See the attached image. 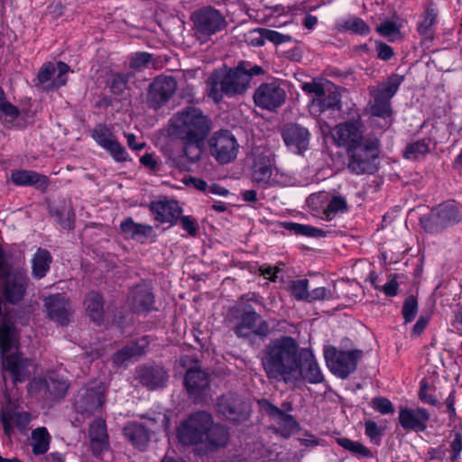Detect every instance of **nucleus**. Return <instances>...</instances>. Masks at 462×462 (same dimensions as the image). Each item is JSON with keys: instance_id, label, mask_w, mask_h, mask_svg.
<instances>
[{"instance_id": "f257e3e1", "label": "nucleus", "mask_w": 462, "mask_h": 462, "mask_svg": "<svg viewBox=\"0 0 462 462\" xmlns=\"http://www.w3.org/2000/svg\"><path fill=\"white\" fill-rule=\"evenodd\" d=\"M263 365L269 378H282L286 383H295L302 378L310 383L323 380L312 353L299 352L296 342L291 337L273 342L263 357Z\"/></svg>"}, {"instance_id": "f03ea898", "label": "nucleus", "mask_w": 462, "mask_h": 462, "mask_svg": "<svg viewBox=\"0 0 462 462\" xmlns=\"http://www.w3.org/2000/svg\"><path fill=\"white\" fill-rule=\"evenodd\" d=\"M322 134H330L332 140L347 150L348 169L356 174L373 173L376 170L378 140L372 135H365L360 119L338 124L333 129L328 125L320 126Z\"/></svg>"}, {"instance_id": "7ed1b4c3", "label": "nucleus", "mask_w": 462, "mask_h": 462, "mask_svg": "<svg viewBox=\"0 0 462 462\" xmlns=\"http://www.w3.org/2000/svg\"><path fill=\"white\" fill-rule=\"evenodd\" d=\"M171 133L183 142V156L190 162L199 160L202 144L212 129L211 119L198 107H186L172 116Z\"/></svg>"}, {"instance_id": "20e7f679", "label": "nucleus", "mask_w": 462, "mask_h": 462, "mask_svg": "<svg viewBox=\"0 0 462 462\" xmlns=\"http://www.w3.org/2000/svg\"><path fill=\"white\" fill-rule=\"evenodd\" d=\"M178 438L184 445H196L208 441L214 446L226 444L228 436L225 429L214 426L212 417L205 411L191 414L178 430Z\"/></svg>"}, {"instance_id": "39448f33", "label": "nucleus", "mask_w": 462, "mask_h": 462, "mask_svg": "<svg viewBox=\"0 0 462 462\" xmlns=\"http://www.w3.org/2000/svg\"><path fill=\"white\" fill-rule=\"evenodd\" d=\"M402 82V77L392 75L387 81L370 88L373 97V102L370 105L372 123L380 128L389 127L393 122L390 99L394 96Z\"/></svg>"}, {"instance_id": "423d86ee", "label": "nucleus", "mask_w": 462, "mask_h": 462, "mask_svg": "<svg viewBox=\"0 0 462 462\" xmlns=\"http://www.w3.org/2000/svg\"><path fill=\"white\" fill-rule=\"evenodd\" d=\"M301 89L310 97L309 110L312 116H319L327 109H339V95L329 81L314 79L303 83Z\"/></svg>"}, {"instance_id": "0eeeda50", "label": "nucleus", "mask_w": 462, "mask_h": 462, "mask_svg": "<svg viewBox=\"0 0 462 462\" xmlns=\"http://www.w3.org/2000/svg\"><path fill=\"white\" fill-rule=\"evenodd\" d=\"M307 204L313 216L326 221L333 219L337 214L347 211V202L344 196L327 191L311 194Z\"/></svg>"}, {"instance_id": "6e6552de", "label": "nucleus", "mask_w": 462, "mask_h": 462, "mask_svg": "<svg viewBox=\"0 0 462 462\" xmlns=\"http://www.w3.org/2000/svg\"><path fill=\"white\" fill-rule=\"evenodd\" d=\"M362 356V351L356 349L340 350L334 346L324 348V357L329 371L336 376L345 379L355 372Z\"/></svg>"}, {"instance_id": "1a4fd4ad", "label": "nucleus", "mask_w": 462, "mask_h": 462, "mask_svg": "<svg viewBox=\"0 0 462 462\" xmlns=\"http://www.w3.org/2000/svg\"><path fill=\"white\" fill-rule=\"evenodd\" d=\"M5 401L1 409V421L5 434L11 435L14 428L21 432L26 431L32 416L27 411L20 409L19 400L11 397L9 393H4Z\"/></svg>"}, {"instance_id": "9d476101", "label": "nucleus", "mask_w": 462, "mask_h": 462, "mask_svg": "<svg viewBox=\"0 0 462 462\" xmlns=\"http://www.w3.org/2000/svg\"><path fill=\"white\" fill-rule=\"evenodd\" d=\"M194 34L201 42L221 31L226 22L221 14L211 7H204L193 14Z\"/></svg>"}, {"instance_id": "9b49d317", "label": "nucleus", "mask_w": 462, "mask_h": 462, "mask_svg": "<svg viewBox=\"0 0 462 462\" xmlns=\"http://www.w3.org/2000/svg\"><path fill=\"white\" fill-rule=\"evenodd\" d=\"M461 219V214L454 202L448 201L435 208L429 218L421 219L425 230L437 232L448 226L457 224Z\"/></svg>"}, {"instance_id": "f8f14e48", "label": "nucleus", "mask_w": 462, "mask_h": 462, "mask_svg": "<svg viewBox=\"0 0 462 462\" xmlns=\"http://www.w3.org/2000/svg\"><path fill=\"white\" fill-rule=\"evenodd\" d=\"M177 81L171 76L161 75L150 84L147 93V104L153 109L164 106L175 94Z\"/></svg>"}, {"instance_id": "ddd939ff", "label": "nucleus", "mask_w": 462, "mask_h": 462, "mask_svg": "<svg viewBox=\"0 0 462 462\" xmlns=\"http://www.w3.org/2000/svg\"><path fill=\"white\" fill-rule=\"evenodd\" d=\"M69 67L62 62L57 63V68L51 62L44 63L37 75V86L42 90H53L64 86L67 83V73Z\"/></svg>"}, {"instance_id": "4468645a", "label": "nucleus", "mask_w": 462, "mask_h": 462, "mask_svg": "<svg viewBox=\"0 0 462 462\" xmlns=\"http://www.w3.org/2000/svg\"><path fill=\"white\" fill-rule=\"evenodd\" d=\"M92 137L116 162H125L130 160L125 148L117 141L111 129L106 125H97L92 132Z\"/></svg>"}, {"instance_id": "2eb2a0df", "label": "nucleus", "mask_w": 462, "mask_h": 462, "mask_svg": "<svg viewBox=\"0 0 462 462\" xmlns=\"http://www.w3.org/2000/svg\"><path fill=\"white\" fill-rule=\"evenodd\" d=\"M254 103L259 107L273 110L281 106L286 99V92L276 80L263 83L254 95Z\"/></svg>"}, {"instance_id": "dca6fc26", "label": "nucleus", "mask_w": 462, "mask_h": 462, "mask_svg": "<svg viewBox=\"0 0 462 462\" xmlns=\"http://www.w3.org/2000/svg\"><path fill=\"white\" fill-rule=\"evenodd\" d=\"M253 180L262 185L283 184L282 175L273 167L270 154L259 155L255 158L253 166Z\"/></svg>"}, {"instance_id": "f3484780", "label": "nucleus", "mask_w": 462, "mask_h": 462, "mask_svg": "<svg viewBox=\"0 0 462 462\" xmlns=\"http://www.w3.org/2000/svg\"><path fill=\"white\" fill-rule=\"evenodd\" d=\"M44 307L48 317L59 325L69 324L73 313L72 306L65 296L55 294L45 298Z\"/></svg>"}, {"instance_id": "a211bd4d", "label": "nucleus", "mask_w": 462, "mask_h": 462, "mask_svg": "<svg viewBox=\"0 0 462 462\" xmlns=\"http://www.w3.org/2000/svg\"><path fill=\"white\" fill-rule=\"evenodd\" d=\"M104 402V391L101 386L86 388L79 392L75 407L80 413L92 414L102 407Z\"/></svg>"}, {"instance_id": "6ab92c4d", "label": "nucleus", "mask_w": 462, "mask_h": 462, "mask_svg": "<svg viewBox=\"0 0 462 462\" xmlns=\"http://www.w3.org/2000/svg\"><path fill=\"white\" fill-rule=\"evenodd\" d=\"M208 96L218 103L223 95L229 96L231 91V69L224 67L215 70L208 79Z\"/></svg>"}, {"instance_id": "aec40b11", "label": "nucleus", "mask_w": 462, "mask_h": 462, "mask_svg": "<svg viewBox=\"0 0 462 462\" xmlns=\"http://www.w3.org/2000/svg\"><path fill=\"white\" fill-rule=\"evenodd\" d=\"M5 371L9 372L14 383L23 382L31 374L32 361L20 353L7 355L3 362Z\"/></svg>"}, {"instance_id": "412c9836", "label": "nucleus", "mask_w": 462, "mask_h": 462, "mask_svg": "<svg viewBox=\"0 0 462 462\" xmlns=\"http://www.w3.org/2000/svg\"><path fill=\"white\" fill-rule=\"evenodd\" d=\"M430 419L429 412L423 408H404L399 411V421L406 430L423 431Z\"/></svg>"}, {"instance_id": "4be33fe9", "label": "nucleus", "mask_w": 462, "mask_h": 462, "mask_svg": "<svg viewBox=\"0 0 462 462\" xmlns=\"http://www.w3.org/2000/svg\"><path fill=\"white\" fill-rule=\"evenodd\" d=\"M282 138L287 147L293 152L300 153L307 150L310 141L308 129L297 125H286L282 131Z\"/></svg>"}, {"instance_id": "5701e85b", "label": "nucleus", "mask_w": 462, "mask_h": 462, "mask_svg": "<svg viewBox=\"0 0 462 462\" xmlns=\"http://www.w3.org/2000/svg\"><path fill=\"white\" fill-rule=\"evenodd\" d=\"M209 150L217 162L228 163L231 161V134L228 130H220L209 139Z\"/></svg>"}, {"instance_id": "b1692460", "label": "nucleus", "mask_w": 462, "mask_h": 462, "mask_svg": "<svg viewBox=\"0 0 462 462\" xmlns=\"http://www.w3.org/2000/svg\"><path fill=\"white\" fill-rule=\"evenodd\" d=\"M136 379L148 389L155 390L166 385L168 374L161 366H142L136 370Z\"/></svg>"}, {"instance_id": "393cba45", "label": "nucleus", "mask_w": 462, "mask_h": 462, "mask_svg": "<svg viewBox=\"0 0 462 462\" xmlns=\"http://www.w3.org/2000/svg\"><path fill=\"white\" fill-rule=\"evenodd\" d=\"M157 221L174 224L180 218L181 208L175 200L153 201L149 206Z\"/></svg>"}, {"instance_id": "a878e982", "label": "nucleus", "mask_w": 462, "mask_h": 462, "mask_svg": "<svg viewBox=\"0 0 462 462\" xmlns=\"http://www.w3.org/2000/svg\"><path fill=\"white\" fill-rule=\"evenodd\" d=\"M263 73V69L259 66H253L250 63H240L233 70V93H243L250 86L252 77Z\"/></svg>"}, {"instance_id": "bb28decb", "label": "nucleus", "mask_w": 462, "mask_h": 462, "mask_svg": "<svg viewBox=\"0 0 462 462\" xmlns=\"http://www.w3.org/2000/svg\"><path fill=\"white\" fill-rule=\"evenodd\" d=\"M27 280L25 274L19 272L7 276L5 281L4 293L9 302L16 303L23 298Z\"/></svg>"}, {"instance_id": "cd10ccee", "label": "nucleus", "mask_w": 462, "mask_h": 462, "mask_svg": "<svg viewBox=\"0 0 462 462\" xmlns=\"http://www.w3.org/2000/svg\"><path fill=\"white\" fill-rule=\"evenodd\" d=\"M268 326L254 311H246L237 326L236 333L238 337H249L252 334L264 335Z\"/></svg>"}, {"instance_id": "c85d7f7f", "label": "nucleus", "mask_w": 462, "mask_h": 462, "mask_svg": "<svg viewBox=\"0 0 462 462\" xmlns=\"http://www.w3.org/2000/svg\"><path fill=\"white\" fill-rule=\"evenodd\" d=\"M262 406L265 407L274 423L278 424V431L282 436L289 437L297 428V423L292 416L283 413L277 407L265 401L262 402Z\"/></svg>"}, {"instance_id": "c756f323", "label": "nucleus", "mask_w": 462, "mask_h": 462, "mask_svg": "<svg viewBox=\"0 0 462 462\" xmlns=\"http://www.w3.org/2000/svg\"><path fill=\"white\" fill-rule=\"evenodd\" d=\"M12 181L18 186H35L44 189L48 186V178L33 171L19 170L11 174Z\"/></svg>"}, {"instance_id": "7c9ffc66", "label": "nucleus", "mask_w": 462, "mask_h": 462, "mask_svg": "<svg viewBox=\"0 0 462 462\" xmlns=\"http://www.w3.org/2000/svg\"><path fill=\"white\" fill-rule=\"evenodd\" d=\"M185 386L188 392L192 395H200L208 387L209 379L207 373L200 369H189L187 371Z\"/></svg>"}, {"instance_id": "2f4dec72", "label": "nucleus", "mask_w": 462, "mask_h": 462, "mask_svg": "<svg viewBox=\"0 0 462 462\" xmlns=\"http://www.w3.org/2000/svg\"><path fill=\"white\" fill-rule=\"evenodd\" d=\"M132 308L136 312L148 311L153 305V295L145 286H136L128 298Z\"/></svg>"}, {"instance_id": "473e14b6", "label": "nucleus", "mask_w": 462, "mask_h": 462, "mask_svg": "<svg viewBox=\"0 0 462 462\" xmlns=\"http://www.w3.org/2000/svg\"><path fill=\"white\" fill-rule=\"evenodd\" d=\"M125 438L138 449L143 450L149 441L150 434L144 426L139 423H129L124 428Z\"/></svg>"}, {"instance_id": "72a5a7b5", "label": "nucleus", "mask_w": 462, "mask_h": 462, "mask_svg": "<svg viewBox=\"0 0 462 462\" xmlns=\"http://www.w3.org/2000/svg\"><path fill=\"white\" fill-rule=\"evenodd\" d=\"M84 307L89 318L97 323H100L104 317L103 297L96 291H90L86 295Z\"/></svg>"}, {"instance_id": "f704fd0d", "label": "nucleus", "mask_w": 462, "mask_h": 462, "mask_svg": "<svg viewBox=\"0 0 462 462\" xmlns=\"http://www.w3.org/2000/svg\"><path fill=\"white\" fill-rule=\"evenodd\" d=\"M147 344L144 339L129 344L115 354L114 362L117 365H125L127 362L141 356Z\"/></svg>"}, {"instance_id": "c9c22d12", "label": "nucleus", "mask_w": 462, "mask_h": 462, "mask_svg": "<svg viewBox=\"0 0 462 462\" xmlns=\"http://www.w3.org/2000/svg\"><path fill=\"white\" fill-rule=\"evenodd\" d=\"M89 437L91 439V448L97 454H100L106 447V428L102 420H96L90 425Z\"/></svg>"}, {"instance_id": "e433bc0d", "label": "nucleus", "mask_w": 462, "mask_h": 462, "mask_svg": "<svg viewBox=\"0 0 462 462\" xmlns=\"http://www.w3.org/2000/svg\"><path fill=\"white\" fill-rule=\"evenodd\" d=\"M51 440V437L45 427H39L32 431L31 446L32 453L36 456L45 454Z\"/></svg>"}, {"instance_id": "4c0bfd02", "label": "nucleus", "mask_w": 462, "mask_h": 462, "mask_svg": "<svg viewBox=\"0 0 462 462\" xmlns=\"http://www.w3.org/2000/svg\"><path fill=\"white\" fill-rule=\"evenodd\" d=\"M51 255L46 249L39 248L33 255L32 275L36 279H42L47 273L51 263Z\"/></svg>"}, {"instance_id": "58836bf2", "label": "nucleus", "mask_w": 462, "mask_h": 462, "mask_svg": "<svg viewBox=\"0 0 462 462\" xmlns=\"http://www.w3.org/2000/svg\"><path fill=\"white\" fill-rule=\"evenodd\" d=\"M120 228L125 236L134 239L147 237L152 233L151 226L134 223L130 217L121 222Z\"/></svg>"}, {"instance_id": "ea45409f", "label": "nucleus", "mask_w": 462, "mask_h": 462, "mask_svg": "<svg viewBox=\"0 0 462 462\" xmlns=\"http://www.w3.org/2000/svg\"><path fill=\"white\" fill-rule=\"evenodd\" d=\"M69 388L67 380L55 376L48 377V392L47 398H60L63 397Z\"/></svg>"}, {"instance_id": "a19ab883", "label": "nucleus", "mask_w": 462, "mask_h": 462, "mask_svg": "<svg viewBox=\"0 0 462 462\" xmlns=\"http://www.w3.org/2000/svg\"><path fill=\"white\" fill-rule=\"evenodd\" d=\"M401 24L393 21H386L377 28V32L387 40L393 42L402 38Z\"/></svg>"}, {"instance_id": "79ce46f5", "label": "nucleus", "mask_w": 462, "mask_h": 462, "mask_svg": "<svg viewBox=\"0 0 462 462\" xmlns=\"http://www.w3.org/2000/svg\"><path fill=\"white\" fill-rule=\"evenodd\" d=\"M154 65L152 56L148 52H136L129 58V67L136 70H143Z\"/></svg>"}, {"instance_id": "37998d69", "label": "nucleus", "mask_w": 462, "mask_h": 462, "mask_svg": "<svg viewBox=\"0 0 462 462\" xmlns=\"http://www.w3.org/2000/svg\"><path fill=\"white\" fill-rule=\"evenodd\" d=\"M337 443L353 454L360 455L365 457L371 456L370 450L358 441H354L347 438H339L337 439Z\"/></svg>"}, {"instance_id": "c03bdc74", "label": "nucleus", "mask_w": 462, "mask_h": 462, "mask_svg": "<svg viewBox=\"0 0 462 462\" xmlns=\"http://www.w3.org/2000/svg\"><path fill=\"white\" fill-rule=\"evenodd\" d=\"M429 143L426 141H418L410 143L404 152V157L409 160H416L429 152Z\"/></svg>"}, {"instance_id": "a18cd8bd", "label": "nucleus", "mask_w": 462, "mask_h": 462, "mask_svg": "<svg viewBox=\"0 0 462 462\" xmlns=\"http://www.w3.org/2000/svg\"><path fill=\"white\" fill-rule=\"evenodd\" d=\"M343 28L361 35H366L370 32L369 26L360 18L353 16L343 22Z\"/></svg>"}, {"instance_id": "49530a36", "label": "nucleus", "mask_w": 462, "mask_h": 462, "mask_svg": "<svg viewBox=\"0 0 462 462\" xmlns=\"http://www.w3.org/2000/svg\"><path fill=\"white\" fill-rule=\"evenodd\" d=\"M289 289L296 299L308 300L309 291L307 280L292 281L290 282Z\"/></svg>"}, {"instance_id": "de8ad7c7", "label": "nucleus", "mask_w": 462, "mask_h": 462, "mask_svg": "<svg viewBox=\"0 0 462 462\" xmlns=\"http://www.w3.org/2000/svg\"><path fill=\"white\" fill-rule=\"evenodd\" d=\"M437 16L438 11L435 7H427L419 23V30L422 32H426L428 29L436 23Z\"/></svg>"}, {"instance_id": "09e8293b", "label": "nucleus", "mask_w": 462, "mask_h": 462, "mask_svg": "<svg viewBox=\"0 0 462 462\" xmlns=\"http://www.w3.org/2000/svg\"><path fill=\"white\" fill-rule=\"evenodd\" d=\"M128 76L124 74H116L113 76L110 88L116 95H122L127 88Z\"/></svg>"}, {"instance_id": "8fccbe9b", "label": "nucleus", "mask_w": 462, "mask_h": 462, "mask_svg": "<svg viewBox=\"0 0 462 462\" xmlns=\"http://www.w3.org/2000/svg\"><path fill=\"white\" fill-rule=\"evenodd\" d=\"M418 311V303L415 298L409 297L406 299L403 308H402V315L405 319V322H411L415 318Z\"/></svg>"}, {"instance_id": "3c124183", "label": "nucleus", "mask_w": 462, "mask_h": 462, "mask_svg": "<svg viewBox=\"0 0 462 462\" xmlns=\"http://www.w3.org/2000/svg\"><path fill=\"white\" fill-rule=\"evenodd\" d=\"M29 391L47 398L48 378H34L29 384Z\"/></svg>"}, {"instance_id": "603ef678", "label": "nucleus", "mask_w": 462, "mask_h": 462, "mask_svg": "<svg viewBox=\"0 0 462 462\" xmlns=\"http://www.w3.org/2000/svg\"><path fill=\"white\" fill-rule=\"evenodd\" d=\"M372 407L374 410L382 414H389L393 412V406L392 402L385 398H374L372 401Z\"/></svg>"}, {"instance_id": "864d4df0", "label": "nucleus", "mask_w": 462, "mask_h": 462, "mask_svg": "<svg viewBox=\"0 0 462 462\" xmlns=\"http://www.w3.org/2000/svg\"><path fill=\"white\" fill-rule=\"evenodd\" d=\"M0 112L5 116V119L8 122L14 121L20 115L18 108L9 101L0 105Z\"/></svg>"}, {"instance_id": "5fc2aeb1", "label": "nucleus", "mask_w": 462, "mask_h": 462, "mask_svg": "<svg viewBox=\"0 0 462 462\" xmlns=\"http://www.w3.org/2000/svg\"><path fill=\"white\" fill-rule=\"evenodd\" d=\"M372 283L377 291H382L386 296L393 297L398 292L399 284L394 278L391 279L383 286L376 285L374 281L372 279Z\"/></svg>"}, {"instance_id": "6e6d98bb", "label": "nucleus", "mask_w": 462, "mask_h": 462, "mask_svg": "<svg viewBox=\"0 0 462 462\" xmlns=\"http://www.w3.org/2000/svg\"><path fill=\"white\" fill-rule=\"evenodd\" d=\"M262 36L264 39H266L275 44H280V43L288 42L290 40L289 36L283 35L276 31L266 30V29L263 30Z\"/></svg>"}, {"instance_id": "4d7b16f0", "label": "nucleus", "mask_w": 462, "mask_h": 462, "mask_svg": "<svg viewBox=\"0 0 462 462\" xmlns=\"http://www.w3.org/2000/svg\"><path fill=\"white\" fill-rule=\"evenodd\" d=\"M365 435L372 440L375 441L381 435L382 430L374 421L368 420L365 422Z\"/></svg>"}, {"instance_id": "13d9d810", "label": "nucleus", "mask_w": 462, "mask_h": 462, "mask_svg": "<svg viewBox=\"0 0 462 462\" xmlns=\"http://www.w3.org/2000/svg\"><path fill=\"white\" fill-rule=\"evenodd\" d=\"M452 455L451 460L453 462L459 458L462 451V436L459 433H456L454 439L451 442Z\"/></svg>"}, {"instance_id": "bf43d9fd", "label": "nucleus", "mask_w": 462, "mask_h": 462, "mask_svg": "<svg viewBox=\"0 0 462 462\" xmlns=\"http://www.w3.org/2000/svg\"><path fill=\"white\" fill-rule=\"evenodd\" d=\"M180 221L183 229H185L189 235L194 236L197 234V224L192 217L184 216L180 218Z\"/></svg>"}, {"instance_id": "052dcab7", "label": "nucleus", "mask_w": 462, "mask_h": 462, "mask_svg": "<svg viewBox=\"0 0 462 462\" xmlns=\"http://www.w3.org/2000/svg\"><path fill=\"white\" fill-rule=\"evenodd\" d=\"M261 274L267 280L275 281L280 269L276 266L263 264L260 267Z\"/></svg>"}, {"instance_id": "680f3d73", "label": "nucleus", "mask_w": 462, "mask_h": 462, "mask_svg": "<svg viewBox=\"0 0 462 462\" xmlns=\"http://www.w3.org/2000/svg\"><path fill=\"white\" fill-rule=\"evenodd\" d=\"M376 51L378 52V57L383 60H390L393 55V49L389 45L383 42L376 44Z\"/></svg>"}, {"instance_id": "e2e57ef3", "label": "nucleus", "mask_w": 462, "mask_h": 462, "mask_svg": "<svg viewBox=\"0 0 462 462\" xmlns=\"http://www.w3.org/2000/svg\"><path fill=\"white\" fill-rule=\"evenodd\" d=\"M330 296L329 292L325 287H319L309 292L308 300H325Z\"/></svg>"}, {"instance_id": "0e129e2a", "label": "nucleus", "mask_w": 462, "mask_h": 462, "mask_svg": "<svg viewBox=\"0 0 462 462\" xmlns=\"http://www.w3.org/2000/svg\"><path fill=\"white\" fill-rule=\"evenodd\" d=\"M125 136L126 138L127 145L129 148L134 151H141L144 148L145 143H136V136L134 134L125 133Z\"/></svg>"}, {"instance_id": "69168bd1", "label": "nucleus", "mask_w": 462, "mask_h": 462, "mask_svg": "<svg viewBox=\"0 0 462 462\" xmlns=\"http://www.w3.org/2000/svg\"><path fill=\"white\" fill-rule=\"evenodd\" d=\"M419 396L420 399L426 403L435 404L437 402L431 395L428 394V385L424 381L420 383Z\"/></svg>"}, {"instance_id": "338daca9", "label": "nucleus", "mask_w": 462, "mask_h": 462, "mask_svg": "<svg viewBox=\"0 0 462 462\" xmlns=\"http://www.w3.org/2000/svg\"><path fill=\"white\" fill-rule=\"evenodd\" d=\"M217 406L225 415H229L231 413V402L228 396H221L218 398Z\"/></svg>"}, {"instance_id": "774afa93", "label": "nucleus", "mask_w": 462, "mask_h": 462, "mask_svg": "<svg viewBox=\"0 0 462 462\" xmlns=\"http://www.w3.org/2000/svg\"><path fill=\"white\" fill-rule=\"evenodd\" d=\"M323 231L321 229L313 227L310 225H303V228L301 229L300 235L310 236V237H315V236H322Z\"/></svg>"}]
</instances>
